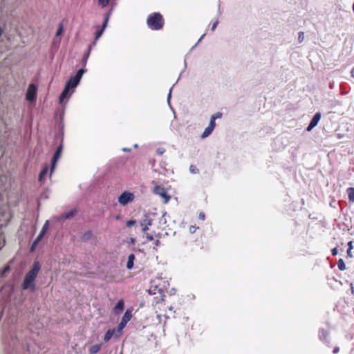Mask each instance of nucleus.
<instances>
[{
  "instance_id": "f257e3e1",
  "label": "nucleus",
  "mask_w": 354,
  "mask_h": 354,
  "mask_svg": "<svg viewBox=\"0 0 354 354\" xmlns=\"http://www.w3.org/2000/svg\"><path fill=\"white\" fill-rule=\"evenodd\" d=\"M147 24L151 30H160L165 26V19L160 12H153L147 19Z\"/></svg>"
},
{
  "instance_id": "f03ea898",
  "label": "nucleus",
  "mask_w": 354,
  "mask_h": 354,
  "mask_svg": "<svg viewBox=\"0 0 354 354\" xmlns=\"http://www.w3.org/2000/svg\"><path fill=\"white\" fill-rule=\"evenodd\" d=\"M40 270V264L38 261H35L32 268L26 274L24 282L22 283V288L27 290L30 288H34V281L37 277L38 272Z\"/></svg>"
},
{
  "instance_id": "7ed1b4c3",
  "label": "nucleus",
  "mask_w": 354,
  "mask_h": 354,
  "mask_svg": "<svg viewBox=\"0 0 354 354\" xmlns=\"http://www.w3.org/2000/svg\"><path fill=\"white\" fill-rule=\"evenodd\" d=\"M132 309L128 308L123 315L122 319L117 327L116 330L115 329H113V330H108L107 332H121L125 328L127 323L132 318Z\"/></svg>"
},
{
  "instance_id": "20e7f679",
  "label": "nucleus",
  "mask_w": 354,
  "mask_h": 354,
  "mask_svg": "<svg viewBox=\"0 0 354 354\" xmlns=\"http://www.w3.org/2000/svg\"><path fill=\"white\" fill-rule=\"evenodd\" d=\"M135 199V195L132 192H124L118 196V203L122 205L125 206L127 204L133 202Z\"/></svg>"
},
{
  "instance_id": "39448f33",
  "label": "nucleus",
  "mask_w": 354,
  "mask_h": 354,
  "mask_svg": "<svg viewBox=\"0 0 354 354\" xmlns=\"http://www.w3.org/2000/svg\"><path fill=\"white\" fill-rule=\"evenodd\" d=\"M154 194L160 196L162 199L164 203H167L171 199V196L167 194V189L160 185H156L153 189Z\"/></svg>"
},
{
  "instance_id": "423d86ee",
  "label": "nucleus",
  "mask_w": 354,
  "mask_h": 354,
  "mask_svg": "<svg viewBox=\"0 0 354 354\" xmlns=\"http://www.w3.org/2000/svg\"><path fill=\"white\" fill-rule=\"evenodd\" d=\"M63 149V145L61 143L57 148L55 152L54 153L53 157L51 160V169H50V174L55 169V167L56 166L57 160L59 159L62 152Z\"/></svg>"
},
{
  "instance_id": "0eeeda50",
  "label": "nucleus",
  "mask_w": 354,
  "mask_h": 354,
  "mask_svg": "<svg viewBox=\"0 0 354 354\" xmlns=\"http://www.w3.org/2000/svg\"><path fill=\"white\" fill-rule=\"evenodd\" d=\"M37 96V88L35 84H30L28 86L26 98L28 101L33 102L35 100Z\"/></svg>"
},
{
  "instance_id": "6e6552de",
  "label": "nucleus",
  "mask_w": 354,
  "mask_h": 354,
  "mask_svg": "<svg viewBox=\"0 0 354 354\" xmlns=\"http://www.w3.org/2000/svg\"><path fill=\"white\" fill-rule=\"evenodd\" d=\"M48 227V221L45 223L44 225L42 230H41L39 234L37 236L35 241L31 245L30 250L33 251L35 250V248L38 244V243L40 241L41 239L43 237L44 234L46 233V229Z\"/></svg>"
},
{
  "instance_id": "1a4fd4ad",
  "label": "nucleus",
  "mask_w": 354,
  "mask_h": 354,
  "mask_svg": "<svg viewBox=\"0 0 354 354\" xmlns=\"http://www.w3.org/2000/svg\"><path fill=\"white\" fill-rule=\"evenodd\" d=\"M321 119L320 113H317L313 118H312L308 127H307V131H311L315 127H316Z\"/></svg>"
},
{
  "instance_id": "9d476101",
  "label": "nucleus",
  "mask_w": 354,
  "mask_h": 354,
  "mask_svg": "<svg viewBox=\"0 0 354 354\" xmlns=\"http://www.w3.org/2000/svg\"><path fill=\"white\" fill-rule=\"evenodd\" d=\"M109 18V14L106 15L104 17V22H103L102 28L99 30H97L95 33V40L98 39L102 35L104 29L106 28V27L107 26Z\"/></svg>"
},
{
  "instance_id": "9b49d317",
  "label": "nucleus",
  "mask_w": 354,
  "mask_h": 354,
  "mask_svg": "<svg viewBox=\"0 0 354 354\" xmlns=\"http://www.w3.org/2000/svg\"><path fill=\"white\" fill-rule=\"evenodd\" d=\"M151 218L147 215H145V218L141 221L140 225L144 232H146L149 229V226L151 225Z\"/></svg>"
},
{
  "instance_id": "f8f14e48",
  "label": "nucleus",
  "mask_w": 354,
  "mask_h": 354,
  "mask_svg": "<svg viewBox=\"0 0 354 354\" xmlns=\"http://www.w3.org/2000/svg\"><path fill=\"white\" fill-rule=\"evenodd\" d=\"M124 308V302L122 299L118 301L115 306L113 308V313L115 315L120 314Z\"/></svg>"
},
{
  "instance_id": "ddd939ff",
  "label": "nucleus",
  "mask_w": 354,
  "mask_h": 354,
  "mask_svg": "<svg viewBox=\"0 0 354 354\" xmlns=\"http://www.w3.org/2000/svg\"><path fill=\"white\" fill-rule=\"evenodd\" d=\"M80 80L78 79H75V76L70 78V80L67 82L66 86H68L69 88H75L77 86Z\"/></svg>"
},
{
  "instance_id": "4468645a",
  "label": "nucleus",
  "mask_w": 354,
  "mask_h": 354,
  "mask_svg": "<svg viewBox=\"0 0 354 354\" xmlns=\"http://www.w3.org/2000/svg\"><path fill=\"white\" fill-rule=\"evenodd\" d=\"M135 259H136V257L133 254H131L128 256V261L127 263V269L131 270L133 268Z\"/></svg>"
},
{
  "instance_id": "2eb2a0df",
  "label": "nucleus",
  "mask_w": 354,
  "mask_h": 354,
  "mask_svg": "<svg viewBox=\"0 0 354 354\" xmlns=\"http://www.w3.org/2000/svg\"><path fill=\"white\" fill-rule=\"evenodd\" d=\"M102 345V344L100 343V344H97L91 346L88 351L89 353L90 354H96L101 349Z\"/></svg>"
},
{
  "instance_id": "dca6fc26",
  "label": "nucleus",
  "mask_w": 354,
  "mask_h": 354,
  "mask_svg": "<svg viewBox=\"0 0 354 354\" xmlns=\"http://www.w3.org/2000/svg\"><path fill=\"white\" fill-rule=\"evenodd\" d=\"M93 236V232L91 230H88L86 231V232H84L82 236H81V239L83 241H89L91 237Z\"/></svg>"
},
{
  "instance_id": "f3484780",
  "label": "nucleus",
  "mask_w": 354,
  "mask_h": 354,
  "mask_svg": "<svg viewBox=\"0 0 354 354\" xmlns=\"http://www.w3.org/2000/svg\"><path fill=\"white\" fill-rule=\"evenodd\" d=\"M48 166H45L43 168V169L41 170V171L40 172V174L39 175L38 180H39V182H41L43 180V179L44 178V177L46 176V175L48 173Z\"/></svg>"
},
{
  "instance_id": "a211bd4d",
  "label": "nucleus",
  "mask_w": 354,
  "mask_h": 354,
  "mask_svg": "<svg viewBox=\"0 0 354 354\" xmlns=\"http://www.w3.org/2000/svg\"><path fill=\"white\" fill-rule=\"evenodd\" d=\"M214 129H212V127H207V128H205V129L204 130L201 137L203 138H207V136H209L212 132L213 131Z\"/></svg>"
},
{
  "instance_id": "6ab92c4d",
  "label": "nucleus",
  "mask_w": 354,
  "mask_h": 354,
  "mask_svg": "<svg viewBox=\"0 0 354 354\" xmlns=\"http://www.w3.org/2000/svg\"><path fill=\"white\" fill-rule=\"evenodd\" d=\"M69 89L70 88H68V86H65L64 91H62V93H61V95L59 96L60 102H62L64 100V99L66 97V95H68V93L69 91Z\"/></svg>"
},
{
  "instance_id": "aec40b11",
  "label": "nucleus",
  "mask_w": 354,
  "mask_h": 354,
  "mask_svg": "<svg viewBox=\"0 0 354 354\" xmlns=\"http://www.w3.org/2000/svg\"><path fill=\"white\" fill-rule=\"evenodd\" d=\"M347 194L348 195L349 200L352 202H354V188L353 187L348 188Z\"/></svg>"
},
{
  "instance_id": "412c9836",
  "label": "nucleus",
  "mask_w": 354,
  "mask_h": 354,
  "mask_svg": "<svg viewBox=\"0 0 354 354\" xmlns=\"http://www.w3.org/2000/svg\"><path fill=\"white\" fill-rule=\"evenodd\" d=\"M111 0H98V5L102 8H105L109 3Z\"/></svg>"
},
{
  "instance_id": "4be33fe9",
  "label": "nucleus",
  "mask_w": 354,
  "mask_h": 354,
  "mask_svg": "<svg viewBox=\"0 0 354 354\" xmlns=\"http://www.w3.org/2000/svg\"><path fill=\"white\" fill-rule=\"evenodd\" d=\"M84 72H85V71L83 68L78 70L76 75H75V79H78L80 81Z\"/></svg>"
},
{
  "instance_id": "5701e85b",
  "label": "nucleus",
  "mask_w": 354,
  "mask_h": 354,
  "mask_svg": "<svg viewBox=\"0 0 354 354\" xmlns=\"http://www.w3.org/2000/svg\"><path fill=\"white\" fill-rule=\"evenodd\" d=\"M338 268L340 270H344L346 269V265L342 259H339L337 263Z\"/></svg>"
},
{
  "instance_id": "b1692460",
  "label": "nucleus",
  "mask_w": 354,
  "mask_h": 354,
  "mask_svg": "<svg viewBox=\"0 0 354 354\" xmlns=\"http://www.w3.org/2000/svg\"><path fill=\"white\" fill-rule=\"evenodd\" d=\"M76 213H77V211L75 209L71 210L69 212L66 214V215L64 216V218H67V219L72 218L76 214Z\"/></svg>"
},
{
  "instance_id": "393cba45",
  "label": "nucleus",
  "mask_w": 354,
  "mask_h": 354,
  "mask_svg": "<svg viewBox=\"0 0 354 354\" xmlns=\"http://www.w3.org/2000/svg\"><path fill=\"white\" fill-rule=\"evenodd\" d=\"M189 171L192 174H196L199 172V169L195 165H190Z\"/></svg>"
},
{
  "instance_id": "a878e982",
  "label": "nucleus",
  "mask_w": 354,
  "mask_h": 354,
  "mask_svg": "<svg viewBox=\"0 0 354 354\" xmlns=\"http://www.w3.org/2000/svg\"><path fill=\"white\" fill-rule=\"evenodd\" d=\"M348 249L347 250V254L348 255L351 257L352 255H351V250L353 249V242L352 241H350L348 243Z\"/></svg>"
},
{
  "instance_id": "bb28decb",
  "label": "nucleus",
  "mask_w": 354,
  "mask_h": 354,
  "mask_svg": "<svg viewBox=\"0 0 354 354\" xmlns=\"http://www.w3.org/2000/svg\"><path fill=\"white\" fill-rule=\"evenodd\" d=\"M114 333H105L104 337V342H108L113 336Z\"/></svg>"
},
{
  "instance_id": "cd10ccee",
  "label": "nucleus",
  "mask_w": 354,
  "mask_h": 354,
  "mask_svg": "<svg viewBox=\"0 0 354 354\" xmlns=\"http://www.w3.org/2000/svg\"><path fill=\"white\" fill-rule=\"evenodd\" d=\"M215 119L214 118H212L211 117V120H210V122H209V127H212V129H214L215 128V126H216V122H215Z\"/></svg>"
},
{
  "instance_id": "c85d7f7f",
  "label": "nucleus",
  "mask_w": 354,
  "mask_h": 354,
  "mask_svg": "<svg viewBox=\"0 0 354 354\" xmlns=\"http://www.w3.org/2000/svg\"><path fill=\"white\" fill-rule=\"evenodd\" d=\"M62 31H63V26L62 24H60L59 27L57 30L56 36L60 35L62 33Z\"/></svg>"
},
{
  "instance_id": "c756f323",
  "label": "nucleus",
  "mask_w": 354,
  "mask_h": 354,
  "mask_svg": "<svg viewBox=\"0 0 354 354\" xmlns=\"http://www.w3.org/2000/svg\"><path fill=\"white\" fill-rule=\"evenodd\" d=\"M221 117H222V113H221V112H217L215 114L212 115V118H214L215 120H216L218 118H221Z\"/></svg>"
},
{
  "instance_id": "7c9ffc66",
  "label": "nucleus",
  "mask_w": 354,
  "mask_h": 354,
  "mask_svg": "<svg viewBox=\"0 0 354 354\" xmlns=\"http://www.w3.org/2000/svg\"><path fill=\"white\" fill-rule=\"evenodd\" d=\"M165 152V149H163V148H158L157 150H156V153L159 156H161Z\"/></svg>"
},
{
  "instance_id": "2f4dec72",
  "label": "nucleus",
  "mask_w": 354,
  "mask_h": 354,
  "mask_svg": "<svg viewBox=\"0 0 354 354\" xmlns=\"http://www.w3.org/2000/svg\"><path fill=\"white\" fill-rule=\"evenodd\" d=\"M136 223L135 220H129L127 222L126 225L127 227H131Z\"/></svg>"
},
{
  "instance_id": "473e14b6",
  "label": "nucleus",
  "mask_w": 354,
  "mask_h": 354,
  "mask_svg": "<svg viewBox=\"0 0 354 354\" xmlns=\"http://www.w3.org/2000/svg\"><path fill=\"white\" fill-rule=\"evenodd\" d=\"M298 39H299L300 43L304 41V32H301L299 33Z\"/></svg>"
},
{
  "instance_id": "72a5a7b5",
  "label": "nucleus",
  "mask_w": 354,
  "mask_h": 354,
  "mask_svg": "<svg viewBox=\"0 0 354 354\" xmlns=\"http://www.w3.org/2000/svg\"><path fill=\"white\" fill-rule=\"evenodd\" d=\"M197 228H198V227H196V226H194V225H191V226L189 227V232H190V233H194V232H196V229H197Z\"/></svg>"
},
{
  "instance_id": "f704fd0d",
  "label": "nucleus",
  "mask_w": 354,
  "mask_h": 354,
  "mask_svg": "<svg viewBox=\"0 0 354 354\" xmlns=\"http://www.w3.org/2000/svg\"><path fill=\"white\" fill-rule=\"evenodd\" d=\"M218 24V21H216L214 22V24H212V28H211L212 31H214L215 30V28H216Z\"/></svg>"
},
{
  "instance_id": "c9c22d12",
  "label": "nucleus",
  "mask_w": 354,
  "mask_h": 354,
  "mask_svg": "<svg viewBox=\"0 0 354 354\" xmlns=\"http://www.w3.org/2000/svg\"><path fill=\"white\" fill-rule=\"evenodd\" d=\"M146 238L148 241H152L153 240V237L152 235L149 234H146Z\"/></svg>"
},
{
  "instance_id": "e433bc0d",
  "label": "nucleus",
  "mask_w": 354,
  "mask_h": 354,
  "mask_svg": "<svg viewBox=\"0 0 354 354\" xmlns=\"http://www.w3.org/2000/svg\"><path fill=\"white\" fill-rule=\"evenodd\" d=\"M198 217H199L200 219L203 221L205 219V214L203 212H201L199 214V215H198Z\"/></svg>"
},
{
  "instance_id": "4c0bfd02",
  "label": "nucleus",
  "mask_w": 354,
  "mask_h": 354,
  "mask_svg": "<svg viewBox=\"0 0 354 354\" xmlns=\"http://www.w3.org/2000/svg\"><path fill=\"white\" fill-rule=\"evenodd\" d=\"M331 252H332V254H333V256L337 255V248H333V249L331 250Z\"/></svg>"
},
{
  "instance_id": "58836bf2",
  "label": "nucleus",
  "mask_w": 354,
  "mask_h": 354,
  "mask_svg": "<svg viewBox=\"0 0 354 354\" xmlns=\"http://www.w3.org/2000/svg\"><path fill=\"white\" fill-rule=\"evenodd\" d=\"M338 351H339V348H335L333 350V353H337Z\"/></svg>"
},
{
  "instance_id": "ea45409f",
  "label": "nucleus",
  "mask_w": 354,
  "mask_h": 354,
  "mask_svg": "<svg viewBox=\"0 0 354 354\" xmlns=\"http://www.w3.org/2000/svg\"><path fill=\"white\" fill-rule=\"evenodd\" d=\"M351 76L354 78V68L351 71Z\"/></svg>"
},
{
  "instance_id": "a19ab883",
  "label": "nucleus",
  "mask_w": 354,
  "mask_h": 354,
  "mask_svg": "<svg viewBox=\"0 0 354 354\" xmlns=\"http://www.w3.org/2000/svg\"><path fill=\"white\" fill-rule=\"evenodd\" d=\"M3 34V29L0 27V37Z\"/></svg>"
},
{
  "instance_id": "79ce46f5",
  "label": "nucleus",
  "mask_w": 354,
  "mask_h": 354,
  "mask_svg": "<svg viewBox=\"0 0 354 354\" xmlns=\"http://www.w3.org/2000/svg\"><path fill=\"white\" fill-rule=\"evenodd\" d=\"M159 243V240H156V245H158Z\"/></svg>"
}]
</instances>
